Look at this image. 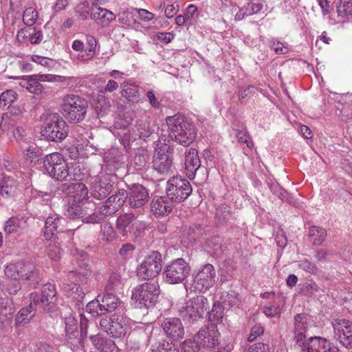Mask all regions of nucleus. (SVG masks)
Instances as JSON below:
<instances>
[{"label": "nucleus", "instance_id": "f257e3e1", "mask_svg": "<svg viewBox=\"0 0 352 352\" xmlns=\"http://www.w3.org/2000/svg\"><path fill=\"white\" fill-rule=\"evenodd\" d=\"M166 122L170 136L174 137L178 144L188 146L195 140V127L184 116L179 114L168 116L166 119Z\"/></svg>", "mask_w": 352, "mask_h": 352}, {"label": "nucleus", "instance_id": "f03ea898", "mask_svg": "<svg viewBox=\"0 0 352 352\" xmlns=\"http://www.w3.org/2000/svg\"><path fill=\"white\" fill-rule=\"evenodd\" d=\"M178 315L184 321L194 323L205 318L210 312V302L206 297L198 295L177 305Z\"/></svg>", "mask_w": 352, "mask_h": 352}, {"label": "nucleus", "instance_id": "7ed1b4c3", "mask_svg": "<svg viewBox=\"0 0 352 352\" xmlns=\"http://www.w3.org/2000/svg\"><path fill=\"white\" fill-rule=\"evenodd\" d=\"M87 109V101L75 94L65 95L60 107L61 114L70 123H79L84 120Z\"/></svg>", "mask_w": 352, "mask_h": 352}, {"label": "nucleus", "instance_id": "20e7f679", "mask_svg": "<svg viewBox=\"0 0 352 352\" xmlns=\"http://www.w3.org/2000/svg\"><path fill=\"white\" fill-rule=\"evenodd\" d=\"M41 133L49 141L61 142L68 135L69 126L61 116L54 113L46 119Z\"/></svg>", "mask_w": 352, "mask_h": 352}, {"label": "nucleus", "instance_id": "39448f33", "mask_svg": "<svg viewBox=\"0 0 352 352\" xmlns=\"http://www.w3.org/2000/svg\"><path fill=\"white\" fill-rule=\"evenodd\" d=\"M190 182L181 177L170 178L166 184V192L172 202L180 203L186 200L192 193Z\"/></svg>", "mask_w": 352, "mask_h": 352}, {"label": "nucleus", "instance_id": "423d86ee", "mask_svg": "<svg viewBox=\"0 0 352 352\" xmlns=\"http://www.w3.org/2000/svg\"><path fill=\"white\" fill-rule=\"evenodd\" d=\"M190 267L182 258L175 259L167 265L163 272V278L169 284L182 283L190 274Z\"/></svg>", "mask_w": 352, "mask_h": 352}, {"label": "nucleus", "instance_id": "0eeeda50", "mask_svg": "<svg viewBox=\"0 0 352 352\" xmlns=\"http://www.w3.org/2000/svg\"><path fill=\"white\" fill-rule=\"evenodd\" d=\"M43 164L50 176L57 180H65L69 176L67 163L59 153L47 155L44 158Z\"/></svg>", "mask_w": 352, "mask_h": 352}, {"label": "nucleus", "instance_id": "6e6552de", "mask_svg": "<svg viewBox=\"0 0 352 352\" xmlns=\"http://www.w3.org/2000/svg\"><path fill=\"white\" fill-rule=\"evenodd\" d=\"M162 267V254L157 251L151 252L138 266V276L144 280L155 278L161 272Z\"/></svg>", "mask_w": 352, "mask_h": 352}, {"label": "nucleus", "instance_id": "1a4fd4ad", "mask_svg": "<svg viewBox=\"0 0 352 352\" xmlns=\"http://www.w3.org/2000/svg\"><path fill=\"white\" fill-rule=\"evenodd\" d=\"M157 286L155 283H144L138 285L133 291L132 299L140 308H149L154 305L158 296Z\"/></svg>", "mask_w": 352, "mask_h": 352}, {"label": "nucleus", "instance_id": "9d476101", "mask_svg": "<svg viewBox=\"0 0 352 352\" xmlns=\"http://www.w3.org/2000/svg\"><path fill=\"white\" fill-rule=\"evenodd\" d=\"M215 277L214 266L210 263L205 264L194 272L192 285L195 291L205 292L214 285Z\"/></svg>", "mask_w": 352, "mask_h": 352}, {"label": "nucleus", "instance_id": "9b49d317", "mask_svg": "<svg viewBox=\"0 0 352 352\" xmlns=\"http://www.w3.org/2000/svg\"><path fill=\"white\" fill-rule=\"evenodd\" d=\"M6 275L14 280H34L38 277L36 266L30 262H18L10 265L5 270Z\"/></svg>", "mask_w": 352, "mask_h": 352}, {"label": "nucleus", "instance_id": "f8f14e48", "mask_svg": "<svg viewBox=\"0 0 352 352\" xmlns=\"http://www.w3.org/2000/svg\"><path fill=\"white\" fill-rule=\"evenodd\" d=\"M127 319L121 315L112 314L109 318H102L100 322L102 329L114 338L125 335L128 329Z\"/></svg>", "mask_w": 352, "mask_h": 352}, {"label": "nucleus", "instance_id": "ddd939ff", "mask_svg": "<svg viewBox=\"0 0 352 352\" xmlns=\"http://www.w3.org/2000/svg\"><path fill=\"white\" fill-rule=\"evenodd\" d=\"M334 338L346 348H352V321L345 318H336L331 322Z\"/></svg>", "mask_w": 352, "mask_h": 352}, {"label": "nucleus", "instance_id": "4468645a", "mask_svg": "<svg viewBox=\"0 0 352 352\" xmlns=\"http://www.w3.org/2000/svg\"><path fill=\"white\" fill-rule=\"evenodd\" d=\"M220 333L214 324L202 327L195 336L194 340L203 348H215L219 344Z\"/></svg>", "mask_w": 352, "mask_h": 352}, {"label": "nucleus", "instance_id": "2eb2a0df", "mask_svg": "<svg viewBox=\"0 0 352 352\" xmlns=\"http://www.w3.org/2000/svg\"><path fill=\"white\" fill-rule=\"evenodd\" d=\"M97 40L91 35H86V47L80 40H74L72 47L74 51L80 52L79 58L81 61L87 62L93 59L96 54Z\"/></svg>", "mask_w": 352, "mask_h": 352}, {"label": "nucleus", "instance_id": "dca6fc26", "mask_svg": "<svg viewBox=\"0 0 352 352\" xmlns=\"http://www.w3.org/2000/svg\"><path fill=\"white\" fill-rule=\"evenodd\" d=\"M129 194L126 190L120 189L100 207V212L105 215H111L118 211L126 202Z\"/></svg>", "mask_w": 352, "mask_h": 352}, {"label": "nucleus", "instance_id": "f3484780", "mask_svg": "<svg viewBox=\"0 0 352 352\" xmlns=\"http://www.w3.org/2000/svg\"><path fill=\"white\" fill-rule=\"evenodd\" d=\"M162 327L168 338L175 341H179L184 338L185 331L179 318H166L162 324Z\"/></svg>", "mask_w": 352, "mask_h": 352}, {"label": "nucleus", "instance_id": "a211bd4d", "mask_svg": "<svg viewBox=\"0 0 352 352\" xmlns=\"http://www.w3.org/2000/svg\"><path fill=\"white\" fill-rule=\"evenodd\" d=\"M129 194V205L132 208H140L144 206L148 200V192L142 185L133 186Z\"/></svg>", "mask_w": 352, "mask_h": 352}, {"label": "nucleus", "instance_id": "6ab92c4d", "mask_svg": "<svg viewBox=\"0 0 352 352\" xmlns=\"http://www.w3.org/2000/svg\"><path fill=\"white\" fill-rule=\"evenodd\" d=\"M294 340L302 351L307 342V340L305 339V332L307 329L305 317L302 314H297L294 318Z\"/></svg>", "mask_w": 352, "mask_h": 352}, {"label": "nucleus", "instance_id": "aec40b11", "mask_svg": "<svg viewBox=\"0 0 352 352\" xmlns=\"http://www.w3.org/2000/svg\"><path fill=\"white\" fill-rule=\"evenodd\" d=\"M200 165L201 162L197 151L195 148H190L185 155L186 174L189 179L195 178L196 172Z\"/></svg>", "mask_w": 352, "mask_h": 352}, {"label": "nucleus", "instance_id": "412c9836", "mask_svg": "<svg viewBox=\"0 0 352 352\" xmlns=\"http://www.w3.org/2000/svg\"><path fill=\"white\" fill-rule=\"evenodd\" d=\"M94 6L95 8L91 10V18L102 27H107L111 22L116 20V16L111 11L99 6Z\"/></svg>", "mask_w": 352, "mask_h": 352}, {"label": "nucleus", "instance_id": "4be33fe9", "mask_svg": "<svg viewBox=\"0 0 352 352\" xmlns=\"http://www.w3.org/2000/svg\"><path fill=\"white\" fill-rule=\"evenodd\" d=\"M113 184L108 176H102L98 180H96L92 194L94 198L102 199L107 197L111 192Z\"/></svg>", "mask_w": 352, "mask_h": 352}, {"label": "nucleus", "instance_id": "5701e85b", "mask_svg": "<svg viewBox=\"0 0 352 352\" xmlns=\"http://www.w3.org/2000/svg\"><path fill=\"white\" fill-rule=\"evenodd\" d=\"M173 203L168 197H155L151 202V210L156 216L168 215L173 210Z\"/></svg>", "mask_w": 352, "mask_h": 352}, {"label": "nucleus", "instance_id": "b1692460", "mask_svg": "<svg viewBox=\"0 0 352 352\" xmlns=\"http://www.w3.org/2000/svg\"><path fill=\"white\" fill-rule=\"evenodd\" d=\"M63 218L58 215L50 216L47 218L45 225L44 236L47 241H51L54 238V232H63L62 222Z\"/></svg>", "mask_w": 352, "mask_h": 352}, {"label": "nucleus", "instance_id": "393cba45", "mask_svg": "<svg viewBox=\"0 0 352 352\" xmlns=\"http://www.w3.org/2000/svg\"><path fill=\"white\" fill-rule=\"evenodd\" d=\"M39 78L36 74L23 76L19 82L21 87L25 88L30 93L41 94L44 90L43 86L41 84Z\"/></svg>", "mask_w": 352, "mask_h": 352}, {"label": "nucleus", "instance_id": "a878e982", "mask_svg": "<svg viewBox=\"0 0 352 352\" xmlns=\"http://www.w3.org/2000/svg\"><path fill=\"white\" fill-rule=\"evenodd\" d=\"M89 339L94 346L101 352H118L119 351L113 340L100 338L99 334L91 335Z\"/></svg>", "mask_w": 352, "mask_h": 352}, {"label": "nucleus", "instance_id": "bb28decb", "mask_svg": "<svg viewBox=\"0 0 352 352\" xmlns=\"http://www.w3.org/2000/svg\"><path fill=\"white\" fill-rule=\"evenodd\" d=\"M65 336L68 340L75 339L78 334V321L71 310L65 313Z\"/></svg>", "mask_w": 352, "mask_h": 352}, {"label": "nucleus", "instance_id": "cd10ccee", "mask_svg": "<svg viewBox=\"0 0 352 352\" xmlns=\"http://www.w3.org/2000/svg\"><path fill=\"white\" fill-rule=\"evenodd\" d=\"M172 161L170 160L168 155L165 152L161 153L157 151V155L153 160V168L160 174L168 173L171 167Z\"/></svg>", "mask_w": 352, "mask_h": 352}, {"label": "nucleus", "instance_id": "c85d7f7f", "mask_svg": "<svg viewBox=\"0 0 352 352\" xmlns=\"http://www.w3.org/2000/svg\"><path fill=\"white\" fill-rule=\"evenodd\" d=\"M263 4L258 1L248 2L241 7L234 16L235 21H241L245 16L258 13L263 9Z\"/></svg>", "mask_w": 352, "mask_h": 352}, {"label": "nucleus", "instance_id": "c756f323", "mask_svg": "<svg viewBox=\"0 0 352 352\" xmlns=\"http://www.w3.org/2000/svg\"><path fill=\"white\" fill-rule=\"evenodd\" d=\"M69 194V197L72 198V201L82 203L88 198V189L82 183H75L70 186Z\"/></svg>", "mask_w": 352, "mask_h": 352}, {"label": "nucleus", "instance_id": "7c9ffc66", "mask_svg": "<svg viewBox=\"0 0 352 352\" xmlns=\"http://www.w3.org/2000/svg\"><path fill=\"white\" fill-rule=\"evenodd\" d=\"M83 206L84 204L82 203L72 201L65 209L64 214L71 219L82 217L87 213Z\"/></svg>", "mask_w": 352, "mask_h": 352}, {"label": "nucleus", "instance_id": "2f4dec72", "mask_svg": "<svg viewBox=\"0 0 352 352\" xmlns=\"http://www.w3.org/2000/svg\"><path fill=\"white\" fill-rule=\"evenodd\" d=\"M327 340L318 337H311L307 340V344L302 349V352H323Z\"/></svg>", "mask_w": 352, "mask_h": 352}, {"label": "nucleus", "instance_id": "473e14b6", "mask_svg": "<svg viewBox=\"0 0 352 352\" xmlns=\"http://www.w3.org/2000/svg\"><path fill=\"white\" fill-rule=\"evenodd\" d=\"M35 310L29 306L21 309L15 317V326L23 327L28 324L35 316Z\"/></svg>", "mask_w": 352, "mask_h": 352}, {"label": "nucleus", "instance_id": "72a5a7b5", "mask_svg": "<svg viewBox=\"0 0 352 352\" xmlns=\"http://www.w3.org/2000/svg\"><path fill=\"white\" fill-rule=\"evenodd\" d=\"M309 236L311 238V243L314 245H321L327 237V231L320 226H311L309 228Z\"/></svg>", "mask_w": 352, "mask_h": 352}, {"label": "nucleus", "instance_id": "f704fd0d", "mask_svg": "<svg viewBox=\"0 0 352 352\" xmlns=\"http://www.w3.org/2000/svg\"><path fill=\"white\" fill-rule=\"evenodd\" d=\"M26 226V223L22 219L17 217L10 218L4 225V231L6 234L21 232Z\"/></svg>", "mask_w": 352, "mask_h": 352}, {"label": "nucleus", "instance_id": "c9c22d12", "mask_svg": "<svg viewBox=\"0 0 352 352\" xmlns=\"http://www.w3.org/2000/svg\"><path fill=\"white\" fill-rule=\"evenodd\" d=\"M56 288L51 283H47L43 286L42 292L41 294L43 300L47 307L52 309L56 301Z\"/></svg>", "mask_w": 352, "mask_h": 352}, {"label": "nucleus", "instance_id": "e433bc0d", "mask_svg": "<svg viewBox=\"0 0 352 352\" xmlns=\"http://www.w3.org/2000/svg\"><path fill=\"white\" fill-rule=\"evenodd\" d=\"M121 95L129 102H135L139 98V87L134 83H124L122 85Z\"/></svg>", "mask_w": 352, "mask_h": 352}, {"label": "nucleus", "instance_id": "4c0bfd02", "mask_svg": "<svg viewBox=\"0 0 352 352\" xmlns=\"http://www.w3.org/2000/svg\"><path fill=\"white\" fill-rule=\"evenodd\" d=\"M120 304V299L113 294H107L101 299V305L106 314L114 311Z\"/></svg>", "mask_w": 352, "mask_h": 352}, {"label": "nucleus", "instance_id": "58836bf2", "mask_svg": "<svg viewBox=\"0 0 352 352\" xmlns=\"http://www.w3.org/2000/svg\"><path fill=\"white\" fill-rule=\"evenodd\" d=\"M15 182L10 177H3L0 180V195L8 197L15 192Z\"/></svg>", "mask_w": 352, "mask_h": 352}, {"label": "nucleus", "instance_id": "ea45409f", "mask_svg": "<svg viewBox=\"0 0 352 352\" xmlns=\"http://www.w3.org/2000/svg\"><path fill=\"white\" fill-rule=\"evenodd\" d=\"M95 107L98 114L101 117L109 111L111 103L104 92L100 91L98 94Z\"/></svg>", "mask_w": 352, "mask_h": 352}, {"label": "nucleus", "instance_id": "a19ab883", "mask_svg": "<svg viewBox=\"0 0 352 352\" xmlns=\"http://www.w3.org/2000/svg\"><path fill=\"white\" fill-rule=\"evenodd\" d=\"M135 219L134 214L126 213L120 215L116 221V228L122 236H126L128 232L127 228Z\"/></svg>", "mask_w": 352, "mask_h": 352}, {"label": "nucleus", "instance_id": "79ce46f5", "mask_svg": "<svg viewBox=\"0 0 352 352\" xmlns=\"http://www.w3.org/2000/svg\"><path fill=\"white\" fill-rule=\"evenodd\" d=\"M153 351L155 352H179L178 347L173 342L160 339L153 344Z\"/></svg>", "mask_w": 352, "mask_h": 352}, {"label": "nucleus", "instance_id": "37998d69", "mask_svg": "<svg viewBox=\"0 0 352 352\" xmlns=\"http://www.w3.org/2000/svg\"><path fill=\"white\" fill-rule=\"evenodd\" d=\"M30 303L28 305L31 309L35 310L36 312L37 308H41L44 311H50L51 307H47L45 302H43V299L41 294L38 292H32L30 294Z\"/></svg>", "mask_w": 352, "mask_h": 352}, {"label": "nucleus", "instance_id": "c03bdc74", "mask_svg": "<svg viewBox=\"0 0 352 352\" xmlns=\"http://www.w3.org/2000/svg\"><path fill=\"white\" fill-rule=\"evenodd\" d=\"M16 141L20 146L24 144H29L31 138L29 137L28 133L23 126H17L12 131Z\"/></svg>", "mask_w": 352, "mask_h": 352}, {"label": "nucleus", "instance_id": "a18cd8bd", "mask_svg": "<svg viewBox=\"0 0 352 352\" xmlns=\"http://www.w3.org/2000/svg\"><path fill=\"white\" fill-rule=\"evenodd\" d=\"M16 99V93L13 90H7L0 96V108L6 109Z\"/></svg>", "mask_w": 352, "mask_h": 352}, {"label": "nucleus", "instance_id": "49530a36", "mask_svg": "<svg viewBox=\"0 0 352 352\" xmlns=\"http://www.w3.org/2000/svg\"><path fill=\"white\" fill-rule=\"evenodd\" d=\"M24 157L30 163H36L40 160L41 154L36 146L30 145L23 151Z\"/></svg>", "mask_w": 352, "mask_h": 352}, {"label": "nucleus", "instance_id": "de8ad7c7", "mask_svg": "<svg viewBox=\"0 0 352 352\" xmlns=\"http://www.w3.org/2000/svg\"><path fill=\"white\" fill-rule=\"evenodd\" d=\"M39 78L41 82H63L66 80H74V77L71 76H63L60 75L54 74H36Z\"/></svg>", "mask_w": 352, "mask_h": 352}, {"label": "nucleus", "instance_id": "09e8293b", "mask_svg": "<svg viewBox=\"0 0 352 352\" xmlns=\"http://www.w3.org/2000/svg\"><path fill=\"white\" fill-rule=\"evenodd\" d=\"M86 310L94 317L106 314L101 305V300L98 298L89 302L86 306Z\"/></svg>", "mask_w": 352, "mask_h": 352}, {"label": "nucleus", "instance_id": "8fccbe9b", "mask_svg": "<svg viewBox=\"0 0 352 352\" xmlns=\"http://www.w3.org/2000/svg\"><path fill=\"white\" fill-rule=\"evenodd\" d=\"M47 254L48 256L53 261H58L60 259L61 256V249L60 244L58 241H50V243L47 248Z\"/></svg>", "mask_w": 352, "mask_h": 352}, {"label": "nucleus", "instance_id": "3c124183", "mask_svg": "<svg viewBox=\"0 0 352 352\" xmlns=\"http://www.w3.org/2000/svg\"><path fill=\"white\" fill-rule=\"evenodd\" d=\"M38 19V12L36 9L30 7L25 10L23 15V21L28 26L33 25Z\"/></svg>", "mask_w": 352, "mask_h": 352}, {"label": "nucleus", "instance_id": "603ef678", "mask_svg": "<svg viewBox=\"0 0 352 352\" xmlns=\"http://www.w3.org/2000/svg\"><path fill=\"white\" fill-rule=\"evenodd\" d=\"M337 10L340 16H352V0H340Z\"/></svg>", "mask_w": 352, "mask_h": 352}, {"label": "nucleus", "instance_id": "864d4df0", "mask_svg": "<svg viewBox=\"0 0 352 352\" xmlns=\"http://www.w3.org/2000/svg\"><path fill=\"white\" fill-rule=\"evenodd\" d=\"M263 313L267 317H276L281 313V309L278 302H269L263 307Z\"/></svg>", "mask_w": 352, "mask_h": 352}, {"label": "nucleus", "instance_id": "5fc2aeb1", "mask_svg": "<svg viewBox=\"0 0 352 352\" xmlns=\"http://www.w3.org/2000/svg\"><path fill=\"white\" fill-rule=\"evenodd\" d=\"M117 239V234L113 227L105 223L102 228V240L107 242H111Z\"/></svg>", "mask_w": 352, "mask_h": 352}, {"label": "nucleus", "instance_id": "6e6d98bb", "mask_svg": "<svg viewBox=\"0 0 352 352\" xmlns=\"http://www.w3.org/2000/svg\"><path fill=\"white\" fill-rule=\"evenodd\" d=\"M31 60L49 69L54 68L56 64L55 60L39 55H32Z\"/></svg>", "mask_w": 352, "mask_h": 352}, {"label": "nucleus", "instance_id": "4d7b16f0", "mask_svg": "<svg viewBox=\"0 0 352 352\" xmlns=\"http://www.w3.org/2000/svg\"><path fill=\"white\" fill-rule=\"evenodd\" d=\"M296 263L298 264V267L306 272L314 274L318 270L316 265L312 263L307 258H303L302 260L297 261Z\"/></svg>", "mask_w": 352, "mask_h": 352}, {"label": "nucleus", "instance_id": "13d9d810", "mask_svg": "<svg viewBox=\"0 0 352 352\" xmlns=\"http://www.w3.org/2000/svg\"><path fill=\"white\" fill-rule=\"evenodd\" d=\"M89 8V3L86 1L81 2L79 3L76 9L75 12L78 14L79 18L80 20L85 21L87 19L89 12L88 10Z\"/></svg>", "mask_w": 352, "mask_h": 352}, {"label": "nucleus", "instance_id": "bf43d9fd", "mask_svg": "<svg viewBox=\"0 0 352 352\" xmlns=\"http://www.w3.org/2000/svg\"><path fill=\"white\" fill-rule=\"evenodd\" d=\"M201 346L193 340H185L182 346L181 352H199Z\"/></svg>", "mask_w": 352, "mask_h": 352}, {"label": "nucleus", "instance_id": "052dcab7", "mask_svg": "<svg viewBox=\"0 0 352 352\" xmlns=\"http://www.w3.org/2000/svg\"><path fill=\"white\" fill-rule=\"evenodd\" d=\"M236 138L239 142L245 144L249 148H252L254 147V142L247 133L238 131L236 133Z\"/></svg>", "mask_w": 352, "mask_h": 352}, {"label": "nucleus", "instance_id": "680f3d73", "mask_svg": "<svg viewBox=\"0 0 352 352\" xmlns=\"http://www.w3.org/2000/svg\"><path fill=\"white\" fill-rule=\"evenodd\" d=\"M270 351V346L268 344L258 342L255 343L250 346L246 349V352H269Z\"/></svg>", "mask_w": 352, "mask_h": 352}, {"label": "nucleus", "instance_id": "e2e57ef3", "mask_svg": "<svg viewBox=\"0 0 352 352\" xmlns=\"http://www.w3.org/2000/svg\"><path fill=\"white\" fill-rule=\"evenodd\" d=\"M135 10L137 12L139 19L144 22H148L154 19V14L146 9L135 8Z\"/></svg>", "mask_w": 352, "mask_h": 352}, {"label": "nucleus", "instance_id": "0e129e2a", "mask_svg": "<svg viewBox=\"0 0 352 352\" xmlns=\"http://www.w3.org/2000/svg\"><path fill=\"white\" fill-rule=\"evenodd\" d=\"M178 10L179 5L177 3L167 5L164 10L165 16L168 19L173 18L176 15Z\"/></svg>", "mask_w": 352, "mask_h": 352}, {"label": "nucleus", "instance_id": "69168bd1", "mask_svg": "<svg viewBox=\"0 0 352 352\" xmlns=\"http://www.w3.org/2000/svg\"><path fill=\"white\" fill-rule=\"evenodd\" d=\"M135 250V246L132 243H125L122 245L119 250V254L123 256H129Z\"/></svg>", "mask_w": 352, "mask_h": 352}, {"label": "nucleus", "instance_id": "338daca9", "mask_svg": "<svg viewBox=\"0 0 352 352\" xmlns=\"http://www.w3.org/2000/svg\"><path fill=\"white\" fill-rule=\"evenodd\" d=\"M264 329L261 326H254L251 329V333L249 336L248 340L250 342L254 341L258 336L262 335Z\"/></svg>", "mask_w": 352, "mask_h": 352}, {"label": "nucleus", "instance_id": "774afa93", "mask_svg": "<svg viewBox=\"0 0 352 352\" xmlns=\"http://www.w3.org/2000/svg\"><path fill=\"white\" fill-rule=\"evenodd\" d=\"M157 37L159 41L167 44L174 38V34L171 32H160Z\"/></svg>", "mask_w": 352, "mask_h": 352}]
</instances>
